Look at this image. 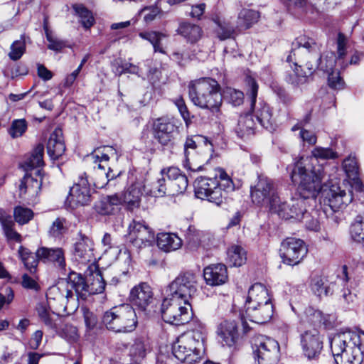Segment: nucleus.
Wrapping results in <instances>:
<instances>
[{
	"mask_svg": "<svg viewBox=\"0 0 364 364\" xmlns=\"http://www.w3.org/2000/svg\"><path fill=\"white\" fill-rule=\"evenodd\" d=\"M68 200L73 208L90 203L91 189L86 173L80 176L77 181L70 188Z\"/></svg>",
	"mask_w": 364,
	"mask_h": 364,
	"instance_id": "obj_21",
	"label": "nucleus"
},
{
	"mask_svg": "<svg viewBox=\"0 0 364 364\" xmlns=\"http://www.w3.org/2000/svg\"><path fill=\"white\" fill-rule=\"evenodd\" d=\"M130 355L136 359V361L144 358L146 355V348L144 342L141 340L135 341L130 348Z\"/></svg>",
	"mask_w": 364,
	"mask_h": 364,
	"instance_id": "obj_61",
	"label": "nucleus"
},
{
	"mask_svg": "<svg viewBox=\"0 0 364 364\" xmlns=\"http://www.w3.org/2000/svg\"><path fill=\"white\" fill-rule=\"evenodd\" d=\"M139 36L144 40L149 41L154 48L155 53L159 52L164 54L165 50L162 46L161 41L166 37V35L154 31L140 32Z\"/></svg>",
	"mask_w": 364,
	"mask_h": 364,
	"instance_id": "obj_45",
	"label": "nucleus"
},
{
	"mask_svg": "<svg viewBox=\"0 0 364 364\" xmlns=\"http://www.w3.org/2000/svg\"><path fill=\"white\" fill-rule=\"evenodd\" d=\"M347 37L342 33L338 34L337 38V60L343 59L346 55Z\"/></svg>",
	"mask_w": 364,
	"mask_h": 364,
	"instance_id": "obj_63",
	"label": "nucleus"
},
{
	"mask_svg": "<svg viewBox=\"0 0 364 364\" xmlns=\"http://www.w3.org/2000/svg\"><path fill=\"white\" fill-rule=\"evenodd\" d=\"M245 317L252 322L264 323L269 321L273 315V305L272 302L264 303L259 306H255L254 309L246 307Z\"/></svg>",
	"mask_w": 364,
	"mask_h": 364,
	"instance_id": "obj_30",
	"label": "nucleus"
},
{
	"mask_svg": "<svg viewBox=\"0 0 364 364\" xmlns=\"http://www.w3.org/2000/svg\"><path fill=\"white\" fill-rule=\"evenodd\" d=\"M247 259L246 252L240 246L233 245L228 250V260L235 267H240L245 263Z\"/></svg>",
	"mask_w": 364,
	"mask_h": 364,
	"instance_id": "obj_48",
	"label": "nucleus"
},
{
	"mask_svg": "<svg viewBox=\"0 0 364 364\" xmlns=\"http://www.w3.org/2000/svg\"><path fill=\"white\" fill-rule=\"evenodd\" d=\"M152 131L154 138L162 146H167L174 139L178 127L173 119L160 117L154 121Z\"/></svg>",
	"mask_w": 364,
	"mask_h": 364,
	"instance_id": "obj_20",
	"label": "nucleus"
},
{
	"mask_svg": "<svg viewBox=\"0 0 364 364\" xmlns=\"http://www.w3.org/2000/svg\"><path fill=\"white\" fill-rule=\"evenodd\" d=\"M196 276L191 272H186L178 276L168 286V296L190 301L196 292Z\"/></svg>",
	"mask_w": 364,
	"mask_h": 364,
	"instance_id": "obj_14",
	"label": "nucleus"
},
{
	"mask_svg": "<svg viewBox=\"0 0 364 364\" xmlns=\"http://www.w3.org/2000/svg\"><path fill=\"white\" fill-rule=\"evenodd\" d=\"M308 250L303 240L288 237L281 245L280 256L288 265L298 264L307 254Z\"/></svg>",
	"mask_w": 364,
	"mask_h": 364,
	"instance_id": "obj_17",
	"label": "nucleus"
},
{
	"mask_svg": "<svg viewBox=\"0 0 364 364\" xmlns=\"http://www.w3.org/2000/svg\"><path fill=\"white\" fill-rule=\"evenodd\" d=\"M49 309L50 308H48L46 304L44 303H39L36 307V310L40 320L48 328L57 330L58 323L54 316L56 315L58 317L59 314H58L57 311L53 309L51 314Z\"/></svg>",
	"mask_w": 364,
	"mask_h": 364,
	"instance_id": "obj_41",
	"label": "nucleus"
},
{
	"mask_svg": "<svg viewBox=\"0 0 364 364\" xmlns=\"http://www.w3.org/2000/svg\"><path fill=\"white\" fill-rule=\"evenodd\" d=\"M129 300L133 306L141 311H146L153 301V292L147 283H140L132 289Z\"/></svg>",
	"mask_w": 364,
	"mask_h": 364,
	"instance_id": "obj_23",
	"label": "nucleus"
},
{
	"mask_svg": "<svg viewBox=\"0 0 364 364\" xmlns=\"http://www.w3.org/2000/svg\"><path fill=\"white\" fill-rule=\"evenodd\" d=\"M168 195L175 196L183 193L187 188L188 181L186 175L176 167L166 170Z\"/></svg>",
	"mask_w": 364,
	"mask_h": 364,
	"instance_id": "obj_24",
	"label": "nucleus"
},
{
	"mask_svg": "<svg viewBox=\"0 0 364 364\" xmlns=\"http://www.w3.org/2000/svg\"><path fill=\"white\" fill-rule=\"evenodd\" d=\"M246 84L248 87L247 94L251 100V109L254 111L257 122L265 129H274V119L271 108L263 102L256 105V99L258 91V85L255 80L250 76L246 77Z\"/></svg>",
	"mask_w": 364,
	"mask_h": 364,
	"instance_id": "obj_12",
	"label": "nucleus"
},
{
	"mask_svg": "<svg viewBox=\"0 0 364 364\" xmlns=\"http://www.w3.org/2000/svg\"><path fill=\"white\" fill-rule=\"evenodd\" d=\"M37 257L44 263H51L55 266L65 269L66 263L65 252L62 248H48L42 247L36 250Z\"/></svg>",
	"mask_w": 364,
	"mask_h": 364,
	"instance_id": "obj_26",
	"label": "nucleus"
},
{
	"mask_svg": "<svg viewBox=\"0 0 364 364\" xmlns=\"http://www.w3.org/2000/svg\"><path fill=\"white\" fill-rule=\"evenodd\" d=\"M60 336L69 342H76L79 338L77 328L70 324H65L62 329Z\"/></svg>",
	"mask_w": 364,
	"mask_h": 364,
	"instance_id": "obj_60",
	"label": "nucleus"
},
{
	"mask_svg": "<svg viewBox=\"0 0 364 364\" xmlns=\"http://www.w3.org/2000/svg\"><path fill=\"white\" fill-rule=\"evenodd\" d=\"M189 97L193 103L203 109L218 112L222 104L220 85L210 77H203L191 82Z\"/></svg>",
	"mask_w": 364,
	"mask_h": 364,
	"instance_id": "obj_6",
	"label": "nucleus"
},
{
	"mask_svg": "<svg viewBox=\"0 0 364 364\" xmlns=\"http://www.w3.org/2000/svg\"><path fill=\"white\" fill-rule=\"evenodd\" d=\"M157 245L165 252L178 250L182 246V240L176 234L161 232L157 235Z\"/></svg>",
	"mask_w": 364,
	"mask_h": 364,
	"instance_id": "obj_35",
	"label": "nucleus"
},
{
	"mask_svg": "<svg viewBox=\"0 0 364 364\" xmlns=\"http://www.w3.org/2000/svg\"><path fill=\"white\" fill-rule=\"evenodd\" d=\"M42 181L26 173L19 185V197L23 200L33 201L38 196Z\"/></svg>",
	"mask_w": 364,
	"mask_h": 364,
	"instance_id": "obj_27",
	"label": "nucleus"
},
{
	"mask_svg": "<svg viewBox=\"0 0 364 364\" xmlns=\"http://www.w3.org/2000/svg\"><path fill=\"white\" fill-rule=\"evenodd\" d=\"M117 261L119 263H123L124 265V269L122 270V274H126L128 273L129 267L132 264V257L130 251L126 247L120 250L117 256Z\"/></svg>",
	"mask_w": 364,
	"mask_h": 364,
	"instance_id": "obj_62",
	"label": "nucleus"
},
{
	"mask_svg": "<svg viewBox=\"0 0 364 364\" xmlns=\"http://www.w3.org/2000/svg\"><path fill=\"white\" fill-rule=\"evenodd\" d=\"M260 17L259 13L255 10L243 9H242L237 17V27L240 30L248 29L254 23H257Z\"/></svg>",
	"mask_w": 364,
	"mask_h": 364,
	"instance_id": "obj_42",
	"label": "nucleus"
},
{
	"mask_svg": "<svg viewBox=\"0 0 364 364\" xmlns=\"http://www.w3.org/2000/svg\"><path fill=\"white\" fill-rule=\"evenodd\" d=\"M26 50L25 37L21 36L19 40L15 41L11 46L9 58L13 60H17L21 58Z\"/></svg>",
	"mask_w": 364,
	"mask_h": 364,
	"instance_id": "obj_55",
	"label": "nucleus"
},
{
	"mask_svg": "<svg viewBox=\"0 0 364 364\" xmlns=\"http://www.w3.org/2000/svg\"><path fill=\"white\" fill-rule=\"evenodd\" d=\"M65 280L70 285V289H74L76 294L82 299H85L87 296L90 295L89 286L80 274L72 272Z\"/></svg>",
	"mask_w": 364,
	"mask_h": 364,
	"instance_id": "obj_38",
	"label": "nucleus"
},
{
	"mask_svg": "<svg viewBox=\"0 0 364 364\" xmlns=\"http://www.w3.org/2000/svg\"><path fill=\"white\" fill-rule=\"evenodd\" d=\"M217 333L223 345L232 346L238 338L237 323L232 319L224 320L219 323Z\"/></svg>",
	"mask_w": 364,
	"mask_h": 364,
	"instance_id": "obj_29",
	"label": "nucleus"
},
{
	"mask_svg": "<svg viewBox=\"0 0 364 364\" xmlns=\"http://www.w3.org/2000/svg\"><path fill=\"white\" fill-rule=\"evenodd\" d=\"M18 255L26 269H28L31 274H34L36 272L38 262L41 261L37 257V254L36 253L34 255L27 248L21 246L18 250Z\"/></svg>",
	"mask_w": 364,
	"mask_h": 364,
	"instance_id": "obj_46",
	"label": "nucleus"
},
{
	"mask_svg": "<svg viewBox=\"0 0 364 364\" xmlns=\"http://www.w3.org/2000/svg\"><path fill=\"white\" fill-rule=\"evenodd\" d=\"M46 39L48 41V48L50 50L59 52L65 47V43L57 38L53 33L47 34Z\"/></svg>",
	"mask_w": 364,
	"mask_h": 364,
	"instance_id": "obj_64",
	"label": "nucleus"
},
{
	"mask_svg": "<svg viewBox=\"0 0 364 364\" xmlns=\"http://www.w3.org/2000/svg\"><path fill=\"white\" fill-rule=\"evenodd\" d=\"M73 9L84 28H89L94 24L95 18L92 12L82 4L73 5Z\"/></svg>",
	"mask_w": 364,
	"mask_h": 364,
	"instance_id": "obj_50",
	"label": "nucleus"
},
{
	"mask_svg": "<svg viewBox=\"0 0 364 364\" xmlns=\"http://www.w3.org/2000/svg\"><path fill=\"white\" fill-rule=\"evenodd\" d=\"M74 255L82 263H86L94 259V242L85 235L79 233V238L74 244Z\"/></svg>",
	"mask_w": 364,
	"mask_h": 364,
	"instance_id": "obj_25",
	"label": "nucleus"
},
{
	"mask_svg": "<svg viewBox=\"0 0 364 364\" xmlns=\"http://www.w3.org/2000/svg\"><path fill=\"white\" fill-rule=\"evenodd\" d=\"M251 198L254 203L267 205L273 212L280 202L274 183L264 176H259L257 184L252 187Z\"/></svg>",
	"mask_w": 364,
	"mask_h": 364,
	"instance_id": "obj_11",
	"label": "nucleus"
},
{
	"mask_svg": "<svg viewBox=\"0 0 364 364\" xmlns=\"http://www.w3.org/2000/svg\"><path fill=\"white\" fill-rule=\"evenodd\" d=\"M204 235L203 232L196 230L194 227L190 226L186 233L187 245L191 250H196L202 242Z\"/></svg>",
	"mask_w": 364,
	"mask_h": 364,
	"instance_id": "obj_52",
	"label": "nucleus"
},
{
	"mask_svg": "<svg viewBox=\"0 0 364 364\" xmlns=\"http://www.w3.org/2000/svg\"><path fill=\"white\" fill-rule=\"evenodd\" d=\"M73 297V292L70 289L68 281L64 279L49 287L46 292L49 308L57 311L58 314L69 313L67 310L68 303Z\"/></svg>",
	"mask_w": 364,
	"mask_h": 364,
	"instance_id": "obj_13",
	"label": "nucleus"
},
{
	"mask_svg": "<svg viewBox=\"0 0 364 364\" xmlns=\"http://www.w3.org/2000/svg\"><path fill=\"white\" fill-rule=\"evenodd\" d=\"M213 21L218 26L215 33L220 41L234 38L241 31L237 25L235 26L230 22L221 21L218 17L214 18Z\"/></svg>",
	"mask_w": 364,
	"mask_h": 364,
	"instance_id": "obj_36",
	"label": "nucleus"
},
{
	"mask_svg": "<svg viewBox=\"0 0 364 364\" xmlns=\"http://www.w3.org/2000/svg\"><path fill=\"white\" fill-rule=\"evenodd\" d=\"M102 321L107 330L117 333L132 332L138 323L134 308L127 304L112 307L105 311Z\"/></svg>",
	"mask_w": 364,
	"mask_h": 364,
	"instance_id": "obj_8",
	"label": "nucleus"
},
{
	"mask_svg": "<svg viewBox=\"0 0 364 364\" xmlns=\"http://www.w3.org/2000/svg\"><path fill=\"white\" fill-rule=\"evenodd\" d=\"M301 346L309 359L316 358L323 348V341L318 330L313 328L301 335Z\"/></svg>",
	"mask_w": 364,
	"mask_h": 364,
	"instance_id": "obj_22",
	"label": "nucleus"
},
{
	"mask_svg": "<svg viewBox=\"0 0 364 364\" xmlns=\"http://www.w3.org/2000/svg\"><path fill=\"white\" fill-rule=\"evenodd\" d=\"M329 340L336 364H364L359 333L350 330L340 331Z\"/></svg>",
	"mask_w": 364,
	"mask_h": 364,
	"instance_id": "obj_5",
	"label": "nucleus"
},
{
	"mask_svg": "<svg viewBox=\"0 0 364 364\" xmlns=\"http://www.w3.org/2000/svg\"><path fill=\"white\" fill-rule=\"evenodd\" d=\"M269 302H271V299L266 287L261 283H255L249 289L245 308L250 307V309L252 310L256 305L259 306Z\"/></svg>",
	"mask_w": 364,
	"mask_h": 364,
	"instance_id": "obj_28",
	"label": "nucleus"
},
{
	"mask_svg": "<svg viewBox=\"0 0 364 364\" xmlns=\"http://www.w3.org/2000/svg\"><path fill=\"white\" fill-rule=\"evenodd\" d=\"M122 203V198L118 194L107 196L102 198L95 205L97 211L101 215L112 214L115 208Z\"/></svg>",
	"mask_w": 364,
	"mask_h": 364,
	"instance_id": "obj_37",
	"label": "nucleus"
},
{
	"mask_svg": "<svg viewBox=\"0 0 364 364\" xmlns=\"http://www.w3.org/2000/svg\"><path fill=\"white\" fill-rule=\"evenodd\" d=\"M196 196L217 205L225 203L228 193L234 190V183L221 168L215 169L214 178L199 177L194 183Z\"/></svg>",
	"mask_w": 364,
	"mask_h": 364,
	"instance_id": "obj_3",
	"label": "nucleus"
},
{
	"mask_svg": "<svg viewBox=\"0 0 364 364\" xmlns=\"http://www.w3.org/2000/svg\"><path fill=\"white\" fill-rule=\"evenodd\" d=\"M291 178L293 182L299 183V196L308 200L309 207L315 206L317 195H322L328 185L322 183L325 178L323 168L313 166L312 159L303 156L295 164Z\"/></svg>",
	"mask_w": 364,
	"mask_h": 364,
	"instance_id": "obj_2",
	"label": "nucleus"
},
{
	"mask_svg": "<svg viewBox=\"0 0 364 364\" xmlns=\"http://www.w3.org/2000/svg\"><path fill=\"white\" fill-rule=\"evenodd\" d=\"M255 127L252 114L247 113L240 117L235 132L240 138L247 137L254 134Z\"/></svg>",
	"mask_w": 364,
	"mask_h": 364,
	"instance_id": "obj_40",
	"label": "nucleus"
},
{
	"mask_svg": "<svg viewBox=\"0 0 364 364\" xmlns=\"http://www.w3.org/2000/svg\"><path fill=\"white\" fill-rule=\"evenodd\" d=\"M161 312L165 322L176 326L188 323L193 316L190 301L171 296L163 300Z\"/></svg>",
	"mask_w": 364,
	"mask_h": 364,
	"instance_id": "obj_9",
	"label": "nucleus"
},
{
	"mask_svg": "<svg viewBox=\"0 0 364 364\" xmlns=\"http://www.w3.org/2000/svg\"><path fill=\"white\" fill-rule=\"evenodd\" d=\"M115 156L116 151L111 146H105L102 149L99 148L95 151V153L91 154V159L94 164L97 166V178L94 182V186L97 188H104L109 181L119 176L121 171L114 172L109 166L108 167V171L105 172L109 158Z\"/></svg>",
	"mask_w": 364,
	"mask_h": 364,
	"instance_id": "obj_10",
	"label": "nucleus"
},
{
	"mask_svg": "<svg viewBox=\"0 0 364 364\" xmlns=\"http://www.w3.org/2000/svg\"><path fill=\"white\" fill-rule=\"evenodd\" d=\"M337 157V153L330 148L316 147L311 151V156H307L306 158L312 159L314 165L317 159H333Z\"/></svg>",
	"mask_w": 364,
	"mask_h": 364,
	"instance_id": "obj_53",
	"label": "nucleus"
},
{
	"mask_svg": "<svg viewBox=\"0 0 364 364\" xmlns=\"http://www.w3.org/2000/svg\"><path fill=\"white\" fill-rule=\"evenodd\" d=\"M343 168L350 179H355L358 176V166L356 159L348 156L343 162Z\"/></svg>",
	"mask_w": 364,
	"mask_h": 364,
	"instance_id": "obj_56",
	"label": "nucleus"
},
{
	"mask_svg": "<svg viewBox=\"0 0 364 364\" xmlns=\"http://www.w3.org/2000/svg\"><path fill=\"white\" fill-rule=\"evenodd\" d=\"M205 326L198 323L196 327L181 335L172 346L173 355L182 363L193 364L204 355Z\"/></svg>",
	"mask_w": 364,
	"mask_h": 364,
	"instance_id": "obj_4",
	"label": "nucleus"
},
{
	"mask_svg": "<svg viewBox=\"0 0 364 364\" xmlns=\"http://www.w3.org/2000/svg\"><path fill=\"white\" fill-rule=\"evenodd\" d=\"M176 32L192 44L199 41L203 36V31L199 25L187 21L179 23Z\"/></svg>",
	"mask_w": 364,
	"mask_h": 364,
	"instance_id": "obj_34",
	"label": "nucleus"
},
{
	"mask_svg": "<svg viewBox=\"0 0 364 364\" xmlns=\"http://www.w3.org/2000/svg\"><path fill=\"white\" fill-rule=\"evenodd\" d=\"M43 154H44V146L42 144H38L30 156L23 162L21 165L22 168L28 171L30 169H33L36 167H39L43 165Z\"/></svg>",
	"mask_w": 364,
	"mask_h": 364,
	"instance_id": "obj_43",
	"label": "nucleus"
},
{
	"mask_svg": "<svg viewBox=\"0 0 364 364\" xmlns=\"http://www.w3.org/2000/svg\"><path fill=\"white\" fill-rule=\"evenodd\" d=\"M352 238L358 242H364V213L355 218L350 227Z\"/></svg>",
	"mask_w": 364,
	"mask_h": 364,
	"instance_id": "obj_51",
	"label": "nucleus"
},
{
	"mask_svg": "<svg viewBox=\"0 0 364 364\" xmlns=\"http://www.w3.org/2000/svg\"><path fill=\"white\" fill-rule=\"evenodd\" d=\"M142 184L136 183L128 188L122 198V202L127 204L129 208L139 207L142 196Z\"/></svg>",
	"mask_w": 364,
	"mask_h": 364,
	"instance_id": "obj_39",
	"label": "nucleus"
},
{
	"mask_svg": "<svg viewBox=\"0 0 364 364\" xmlns=\"http://www.w3.org/2000/svg\"><path fill=\"white\" fill-rule=\"evenodd\" d=\"M212 151L213 145L206 137L200 135L187 137L184 144V168L192 172L201 171Z\"/></svg>",
	"mask_w": 364,
	"mask_h": 364,
	"instance_id": "obj_7",
	"label": "nucleus"
},
{
	"mask_svg": "<svg viewBox=\"0 0 364 364\" xmlns=\"http://www.w3.org/2000/svg\"><path fill=\"white\" fill-rule=\"evenodd\" d=\"M309 208L310 207L308 200L299 196L296 198H292L289 202H279L274 213L285 220L294 218L299 221Z\"/></svg>",
	"mask_w": 364,
	"mask_h": 364,
	"instance_id": "obj_19",
	"label": "nucleus"
},
{
	"mask_svg": "<svg viewBox=\"0 0 364 364\" xmlns=\"http://www.w3.org/2000/svg\"><path fill=\"white\" fill-rule=\"evenodd\" d=\"M293 46L294 48L287 56V61L290 63L295 60L298 62L294 63V69L287 77V80L289 82L296 85L305 83L320 65L322 70L329 73L328 82L331 87L334 89L343 87L344 82L339 73L332 70L335 63L333 55L330 59H326V65L323 66L322 63H318L321 60L319 46L313 38L301 36L295 40Z\"/></svg>",
	"mask_w": 364,
	"mask_h": 364,
	"instance_id": "obj_1",
	"label": "nucleus"
},
{
	"mask_svg": "<svg viewBox=\"0 0 364 364\" xmlns=\"http://www.w3.org/2000/svg\"><path fill=\"white\" fill-rule=\"evenodd\" d=\"M65 223V219L63 218H56L49 229V235L54 238L60 239L68 230Z\"/></svg>",
	"mask_w": 364,
	"mask_h": 364,
	"instance_id": "obj_54",
	"label": "nucleus"
},
{
	"mask_svg": "<svg viewBox=\"0 0 364 364\" xmlns=\"http://www.w3.org/2000/svg\"><path fill=\"white\" fill-rule=\"evenodd\" d=\"M65 145L60 129H55L50 135L47 143V152L53 160L58 159L65 152Z\"/></svg>",
	"mask_w": 364,
	"mask_h": 364,
	"instance_id": "obj_33",
	"label": "nucleus"
},
{
	"mask_svg": "<svg viewBox=\"0 0 364 364\" xmlns=\"http://www.w3.org/2000/svg\"><path fill=\"white\" fill-rule=\"evenodd\" d=\"M27 129V122L24 119H15L9 129V134L13 138L21 136Z\"/></svg>",
	"mask_w": 364,
	"mask_h": 364,
	"instance_id": "obj_58",
	"label": "nucleus"
},
{
	"mask_svg": "<svg viewBox=\"0 0 364 364\" xmlns=\"http://www.w3.org/2000/svg\"><path fill=\"white\" fill-rule=\"evenodd\" d=\"M87 279V282H89L90 294H100L104 291L106 283L99 270H96L90 274Z\"/></svg>",
	"mask_w": 364,
	"mask_h": 364,
	"instance_id": "obj_47",
	"label": "nucleus"
},
{
	"mask_svg": "<svg viewBox=\"0 0 364 364\" xmlns=\"http://www.w3.org/2000/svg\"><path fill=\"white\" fill-rule=\"evenodd\" d=\"M299 221L302 222L308 230L318 231L320 228L318 212L314 209V206H310Z\"/></svg>",
	"mask_w": 364,
	"mask_h": 364,
	"instance_id": "obj_49",
	"label": "nucleus"
},
{
	"mask_svg": "<svg viewBox=\"0 0 364 364\" xmlns=\"http://www.w3.org/2000/svg\"><path fill=\"white\" fill-rule=\"evenodd\" d=\"M161 12V9L156 4L146 6L140 11L141 14H144V20L146 23H150L154 21Z\"/></svg>",
	"mask_w": 364,
	"mask_h": 364,
	"instance_id": "obj_59",
	"label": "nucleus"
},
{
	"mask_svg": "<svg viewBox=\"0 0 364 364\" xmlns=\"http://www.w3.org/2000/svg\"><path fill=\"white\" fill-rule=\"evenodd\" d=\"M322 197L324 203L334 212L345 209L353 200L350 191L347 192L336 185H327L323 189Z\"/></svg>",
	"mask_w": 364,
	"mask_h": 364,
	"instance_id": "obj_18",
	"label": "nucleus"
},
{
	"mask_svg": "<svg viewBox=\"0 0 364 364\" xmlns=\"http://www.w3.org/2000/svg\"><path fill=\"white\" fill-rule=\"evenodd\" d=\"M127 242L137 249L151 245L154 241L155 235L144 221L133 220L128 227Z\"/></svg>",
	"mask_w": 364,
	"mask_h": 364,
	"instance_id": "obj_15",
	"label": "nucleus"
},
{
	"mask_svg": "<svg viewBox=\"0 0 364 364\" xmlns=\"http://www.w3.org/2000/svg\"><path fill=\"white\" fill-rule=\"evenodd\" d=\"M333 287V283L328 284L327 279L322 277H314L311 282V289L318 296L331 294L334 291Z\"/></svg>",
	"mask_w": 364,
	"mask_h": 364,
	"instance_id": "obj_44",
	"label": "nucleus"
},
{
	"mask_svg": "<svg viewBox=\"0 0 364 364\" xmlns=\"http://www.w3.org/2000/svg\"><path fill=\"white\" fill-rule=\"evenodd\" d=\"M203 277L209 285H221L228 279L227 268L223 264H210L204 269Z\"/></svg>",
	"mask_w": 364,
	"mask_h": 364,
	"instance_id": "obj_31",
	"label": "nucleus"
},
{
	"mask_svg": "<svg viewBox=\"0 0 364 364\" xmlns=\"http://www.w3.org/2000/svg\"><path fill=\"white\" fill-rule=\"evenodd\" d=\"M14 215L15 220L21 225L28 223L33 217V213L30 208L22 206L15 208Z\"/></svg>",
	"mask_w": 364,
	"mask_h": 364,
	"instance_id": "obj_57",
	"label": "nucleus"
},
{
	"mask_svg": "<svg viewBox=\"0 0 364 364\" xmlns=\"http://www.w3.org/2000/svg\"><path fill=\"white\" fill-rule=\"evenodd\" d=\"M255 346V354L258 364H277L279 359V345L271 338L259 336L257 338Z\"/></svg>",
	"mask_w": 364,
	"mask_h": 364,
	"instance_id": "obj_16",
	"label": "nucleus"
},
{
	"mask_svg": "<svg viewBox=\"0 0 364 364\" xmlns=\"http://www.w3.org/2000/svg\"><path fill=\"white\" fill-rule=\"evenodd\" d=\"M143 186V190L148 196L154 197H162L166 194L168 195L166 169L161 171V176L148 181H146Z\"/></svg>",
	"mask_w": 364,
	"mask_h": 364,
	"instance_id": "obj_32",
	"label": "nucleus"
}]
</instances>
